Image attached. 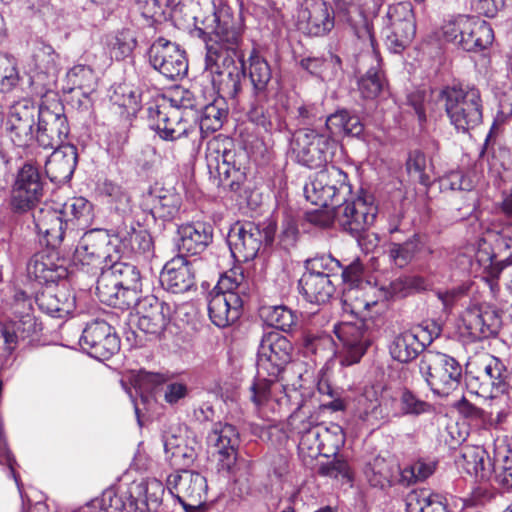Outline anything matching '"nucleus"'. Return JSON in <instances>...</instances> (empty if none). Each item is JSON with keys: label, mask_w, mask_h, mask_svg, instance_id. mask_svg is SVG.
Returning <instances> with one entry per match:
<instances>
[{"label": "nucleus", "mask_w": 512, "mask_h": 512, "mask_svg": "<svg viewBox=\"0 0 512 512\" xmlns=\"http://www.w3.org/2000/svg\"><path fill=\"white\" fill-rule=\"evenodd\" d=\"M28 274L39 283H54L67 275V270L62 265L53 263L51 257L46 254L35 255L28 264Z\"/></svg>", "instance_id": "e433bc0d"}, {"label": "nucleus", "mask_w": 512, "mask_h": 512, "mask_svg": "<svg viewBox=\"0 0 512 512\" xmlns=\"http://www.w3.org/2000/svg\"><path fill=\"white\" fill-rule=\"evenodd\" d=\"M70 128L64 107L59 101L50 105L40 106L35 140L45 149L58 148L64 145Z\"/></svg>", "instance_id": "4468645a"}, {"label": "nucleus", "mask_w": 512, "mask_h": 512, "mask_svg": "<svg viewBox=\"0 0 512 512\" xmlns=\"http://www.w3.org/2000/svg\"><path fill=\"white\" fill-rule=\"evenodd\" d=\"M435 465L418 460L400 470L399 482L402 485L410 486L426 480L434 473Z\"/></svg>", "instance_id": "5fc2aeb1"}, {"label": "nucleus", "mask_w": 512, "mask_h": 512, "mask_svg": "<svg viewBox=\"0 0 512 512\" xmlns=\"http://www.w3.org/2000/svg\"><path fill=\"white\" fill-rule=\"evenodd\" d=\"M228 109L223 98H217L206 105L196 120L202 134L208 135L219 130L227 118Z\"/></svg>", "instance_id": "a19ab883"}, {"label": "nucleus", "mask_w": 512, "mask_h": 512, "mask_svg": "<svg viewBox=\"0 0 512 512\" xmlns=\"http://www.w3.org/2000/svg\"><path fill=\"white\" fill-rule=\"evenodd\" d=\"M208 441L216 448L217 469L219 472L233 474L237 464L239 434L228 423H216L208 436Z\"/></svg>", "instance_id": "412c9836"}, {"label": "nucleus", "mask_w": 512, "mask_h": 512, "mask_svg": "<svg viewBox=\"0 0 512 512\" xmlns=\"http://www.w3.org/2000/svg\"><path fill=\"white\" fill-rule=\"evenodd\" d=\"M178 235L177 247L180 255H197L212 242L213 229L206 223H189L178 228Z\"/></svg>", "instance_id": "c85d7f7f"}, {"label": "nucleus", "mask_w": 512, "mask_h": 512, "mask_svg": "<svg viewBox=\"0 0 512 512\" xmlns=\"http://www.w3.org/2000/svg\"><path fill=\"white\" fill-rule=\"evenodd\" d=\"M279 377H269L268 374H261L257 369V375L249 387L250 400L255 406L265 405L271 397V387Z\"/></svg>", "instance_id": "864d4df0"}, {"label": "nucleus", "mask_w": 512, "mask_h": 512, "mask_svg": "<svg viewBox=\"0 0 512 512\" xmlns=\"http://www.w3.org/2000/svg\"><path fill=\"white\" fill-rule=\"evenodd\" d=\"M80 346L94 358L109 359L120 349V340L113 328L104 320L88 323L79 340Z\"/></svg>", "instance_id": "a211bd4d"}, {"label": "nucleus", "mask_w": 512, "mask_h": 512, "mask_svg": "<svg viewBox=\"0 0 512 512\" xmlns=\"http://www.w3.org/2000/svg\"><path fill=\"white\" fill-rule=\"evenodd\" d=\"M343 303L351 313L361 315L368 311L372 305H375L376 301L369 300L363 289L358 288V286H350L343 292Z\"/></svg>", "instance_id": "4d7b16f0"}, {"label": "nucleus", "mask_w": 512, "mask_h": 512, "mask_svg": "<svg viewBox=\"0 0 512 512\" xmlns=\"http://www.w3.org/2000/svg\"><path fill=\"white\" fill-rule=\"evenodd\" d=\"M136 312L138 328L147 335L158 337L167 328L175 309L154 295H148L138 302Z\"/></svg>", "instance_id": "6ab92c4d"}, {"label": "nucleus", "mask_w": 512, "mask_h": 512, "mask_svg": "<svg viewBox=\"0 0 512 512\" xmlns=\"http://www.w3.org/2000/svg\"><path fill=\"white\" fill-rule=\"evenodd\" d=\"M303 297L312 304H326L335 293L333 280L327 275L303 274L299 280Z\"/></svg>", "instance_id": "f704fd0d"}, {"label": "nucleus", "mask_w": 512, "mask_h": 512, "mask_svg": "<svg viewBox=\"0 0 512 512\" xmlns=\"http://www.w3.org/2000/svg\"><path fill=\"white\" fill-rule=\"evenodd\" d=\"M66 78L70 85L69 91H79L86 99L96 88V77L94 71L89 66L75 65L67 72Z\"/></svg>", "instance_id": "37998d69"}, {"label": "nucleus", "mask_w": 512, "mask_h": 512, "mask_svg": "<svg viewBox=\"0 0 512 512\" xmlns=\"http://www.w3.org/2000/svg\"><path fill=\"white\" fill-rule=\"evenodd\" d=\"M325 130L331 137L340 134L358 137L363 133L364 125L357 115L342 109L327 117Z\"/></svg>", "instance_id": "4c0bfd02"}, {"label": "nucleus", "mask_w": 512, "mask_h": 512, "mask_svg": "<svg viewBox=\"0 0 512 512\" xmlns=\"http://www.w3.org/2000/svg\"><path fill=\"white\" fill-rule=\"evenodd\" d=\"M418 367L433 393L439 396L452 394L461 384L462 366L447 354L426 350L421 355Z\"/></svg>", "instance_id": "20e7f679"}, {"label": "nucleus", "mask_w": 512, "mask_h": 512, "mask_svg": "<svg viewBox=\"0 0 512 512\" xmlns=\"http://www.w3.org/2000/svg\"><path fill=\"white\" fill-rule=\"evenodd\" d=\"M389 350L392 358L401 363H408L426 351L424 350V344L418 339L417 335L410 331L397 335Z\"/></svg>", "instance_id": "58836bf2"}, {"label": "nucleus", "mask_w": 512, "mask_h": 512, "mask_svg": "<svg viewBox=\"0 0 512 512\" xmlns=\"http://www.w3.org/2000/svg\"><path fill=\"white\" fill-rule=\"evenodd\" d=\"M294 145L300 163L310 168H318L332 159L336 141L326 130L319 132L304 128L296 132Z\"/></svg>", "instance_id": "9d476101"}, {"label": "nucleus", "mask_w": 512, "mask_h": 512, "mask_svg": "<svg viewBox=\"0 0 512 512\" xmlns=\"http://www.w3.org/2000/svg\"><path fill=\"white\" fill-rule=\"evenodd\" d=\"M474 34L478 33V36H484L483 31L479 30L470 23V18L466 16H460L457 19L448 22L443 27V35L447 41L453 42L459 46V39L463 34Z\"/></svg>", "instance_id": "6e6d98bb"}, {"label": "nucleus", "mask_w": 512, "mask_h": 512, "mask_svg": "<svg viewBox=\"0 0 512 512\" xmlns=\"http://www.w3.org/2000/svg\"><path fill=\"white\" fill-rule=\"evenodd\" d=\"M20 80L16 61L13 57L0 54V86L4 91H10Z\"/></svg>", "instance_id": "0e129e2a"}, {"label": "nucleus", "mask_w": 512, "mask_h": 512, "mask_svg": "<svg viewBox=\"0 0 512 512\" xmlns=\"http://www.w3.org/2000/svg\"><path fill=\"white\" fill-rule=\"evenodd\" d=\"M228 241L233 255L247 262L257 256L262 245V232L253 222H238L231 228Z\"/></svg>", "instance_id": "b1692460"}, {"label": "nucleus", "mask_w": 512, "mask_h": 512, "mask_svg": "<svg viewBox=\"0 0 512 512\" xmlns=\"http://www.w3.org/2000/svg\"><path fill=\"white\" fill-rule=\"evenodd\" d=\"M136 44L135 35L133 31L129 29L119 31L109 43L111 53L117 60H121L129 56L136 47Z\"/></svg>", "instance_id": "e2e57ef3"}, {"label": "nucleus", "mask_w": 512, "mask_h": 512, "mask_svg": "<svg viewBox=\"0 0 512 512\" xmlns=\"http://www.w3.org/2000/svg\"><path fill=\"white\" fill-rule=\"evenodd\" d=\"M456 464L459 469L481 480L489 479L496 472L488 453L480 446L462 447Z\"/></svg>", "instance_id": "72a5a7b5"}, {"label": "nucleus", "mask_w": 512, "mask_h": 512, "mask_svg": "<svg viewBox=\"0 0 512 512\" xmlns=\"http://www.w3.org/2000/svg\"><path fill=\"white\" fill-rule=\"evenodd\" d=\"M179 107L153 105L147 109L150 126L164 140L174 141L187 136L196 128L197 114L193 104H182Z\"/></svg>", "instance_id": "39448f33"}, {"label": "nucleus", "mask_w": 512, "mask_h": 512, "mask_svg": "<svg viewBox=\"0 0 512 512\" xmlns=\"http://www.w3.org/2000/svg\"><path fill=\"white\" fill-rule=\"evenodd\" d=\"M416 33V22L410 2L390 5L386 13L384 34L388 48L394 53L405 49Z\"/></svg>", "instance_id": "ddd939ff"}, {"label": "nucleus", "mask_w": 512, "mask_h": 512, "mask_svg": "<svg viewBox=\"0 0 512 512\" xmlns=\"http://www.w3.org/2000/svg\"><path fill=\"white\" fill-rule=\"evenodd\" d=\"M248 76L252 85V96L265 99L266 96H276L278 83L274 80L268 61L255 49L248 58Z\"/></svg>", "instance_id": "bb28decb"}, {"label": "nucleus", "mask_w": 512, "mask_h": 512, "mask_svg": "<svg viewBox=\"0 0 512 512\" xmlns=\"http://www.w3.org/2000/svg\"><path fill=\"white\" fill-rule=\"evenodd\" d=\"M207 167L210 175L217 180V185L238 192L247 179L248 155L244 150L236 149L230 141L209 144L206 153Z\"/></svg>", "instance_id": "f03ea898"}, {"label": "nucleus", "mask_w": 512, "mask_h": 512, "mask_svg": "<svg viewBox=\"0 0 512 512\" xmlns=\"http://www.w3.org/2000/svg\"><path fill=\"white\" fill-rule=\"evenodd\" d=\"M484 374L490 380L492 386L502 388L507 385V396L512 400V376L506 382V370L503 364L496 358H491L484 367Z\"/></svg>", "instance_id": "052dcab7"}, {"label": "nucleus", "mask_w": 512, "mask_h": 512, "mask_svg": "<svg viewBox=\"0 0 512 512\" xmlns=\"http://www.w3.org/2000/svg\"><path fill=\"white\" fill-rule=\"evenodd\" d=\"M322 451L325 456L336 455L345 444V433L343 428L336 423L328 426H320Z\"/></svg>", "instance_id": "3c124183"}, {"label": "nucleus", "mask_w": 512, "mask_h": 512, "mask_svg": "<svg viewBox=\"0 0 512 512\" xmlns=\"http://www.w3.org/2000/svg\"><path fill=\"white\" fill-rule=\"evenodd\" d=\"M386 86V79L379 68V60L377 66L371 67L358 81V89L365 99L377 98Z\"/></svg>", "instance_id": "de8ad7c7"}, {"label": "nucleus", "mask_w": 512, "mask_h": 512, "mask_svg": "<svg viewBox=\"0 0 512 512\" xmlns=\"http://www.w3.org/2000/svg\"><path fill=\"white\" fill-rule=\"evenodd\" d=\"M301 29L312 36H323L334 27V15L327 2L314 1L301 11Z\"/></svg>", "instance_id": "2f4dec72"}, {"label": "nucleus", "mask_w": 512, "mask_h": 512, "mask_svg": "<svg viewBox=\"0 0 512 512\" xmlns=\"http://www.w3.org/2000/svg\"><path fill=\"white\" fill-rule=\"evenodd\" d=\"M160 283L172 293H184L195 284V270L192 262L184 255H177L169 260L160 274Z\"/></svg>", "instance_id": "393cba45"}, {"label": "nucleus", "mask_w": 512, "mask_h": 512, "mask_svg": "<svg viewBox=\"0 0 512 512\" xmlns=\"http://www.w3.org/2000/svg\"><path fill=\"white\" fill-rule=\"evenodd\" d=\"M365 476L371 486L383 489L391 485L393 465L383 457H375L366 466Z\"/></svg>", "instance_id": "49530a36"}, {"label": "nucleus", "mask_w": 512, "mask_h": 512, "mask_svg": "<svg viewBox=\"0 0 512 512\" xmlns=\"http://www.w3.org/2000/svg\"><path fill=\"white\" fill-rule=\"evenodd\" d=\"M213 290H218L225 294L236 293L243 299L249 293V281L241 267H233L221 275Z\"/></svg>", "instance_id": "a18cd8bd"}, {"label": "nucleus", "mask_w": 512, "mask_h": 512, "mask_svg": "<svg viewBox=\"0 0 512 512\" xmlns=\"http://www.w3.org/2000/svg\"><path fill=\"white\" fill-rule=\"evenodd\" d=\"M198 37L206 43V70L220 98H236L242 90L245 74L242 35L230 9L208 2L193 17Z\"/></svg>", "instance_id": "f257e3e1"}, {"label": "nucleus", "mask_w": 512, "mask_h": 512, "mask_svg": "<svg viewBox=\"0 0 512 512\" xmlns=\"http://www.w3.org/2000/svg\"><path fill=\"white\" fill-rule=\"evenodd\" d=\"M293 346L291 342L277 331L264 333L258 347L257 367L261 374L279 377L287 381L284 370L291 361Z\"/></svg>", "instance_id": "1a4fd4ad"}, {"label": "nucleus", "mask_w": 512, "mask_h": 512, "mask_svg": "<svg viewBox=\"0 0 512 512\" xmlns=\"http://www.w3.org/2000/svg\"><path fill=\"white\" fill-rule=\"evenodd\" d=\"M460 322V328L474 341L495 337L502 327L500 311L486 303L468 306L462 312Z\"/></svg>", "instance_id": "2eb2a0df"}, {"label": "nucleus", "mask_w": 512, "mask_h": 512, "mask_svg": "<svg viewBox=\"0 0 512 512\" xmlns=\"http://www.w3.org/2000/svg\"><path fill=\"white\" fill-rule=\"evenodd\" d=\"M100 276L97 279L96 291L101 302L108 306L115 303L116 295L121 287V282H118L105 269L99 271Z\"/></svg>", "instance_id": "680f3d73"}, {"label": "nucleus", "mask_w": 512, "mask_h": 512, "mask_svg": "<svg viewBox=\"0 0 512 512\" xmlns=\"http://www.w3.org/2000/svg\"><path fill=\"white\" fill-rule=\"evenodd\" d=\"M445 110L458 131L468 132L481 124L483 106L481 94L474 86H447L440 91Z\"/></svg>", "instance_id": "7ed1b4c3"}, {"label": "nucleus", "mask_w": 512, "mask_h": 512, "mask_svg": "<svg viewBox=\"0 0 512 512\" xmlns=\"http://www.w3.org/2000/svg\"><path fill=\"white\" fill-rule=\"evenodd\" d=\"M381 402L374 387H366L357 398V413L364 421L378 419L381 415Z\"/></svg>", "instance_id": "09e8293b"}, {"label": "nucleus", "mask_w": 512, "mask_h": 512, "mask_svg": "<svg viewBox=\"0 0 512 512\" xmlns=\"http://www.w3.org/2000/svg\"><path fill=\"white\" fill-rule=\"evenodd\" d=\"M247 117L250 122L269 133L287 129L286 109L275 100V96H266L265 99L253 97Z\"/></svg>", "instance_id": "5701e85b"}, {"label": "nucleus", "mask_w": 512, "mask_h": 512, "mask_svg": "<svg viewBox=\"0 0 512 512\" xmlns=\"http://www.w3.org/2000/svg\"><path fill=\"white\" fill-rule=\"evenodd\" d=\"M334 207V218L339 226L353 236H359L373 224L377 207L371 195L362 194L355 199H342Z\"/></svg>", "instance_id": "f8f14e48"}, {"label": "nucleus", "mask_w": 512, "mask_h": 512, "mask_svg": "<svg viewBox=\"0 0 512 512\" xmlns=\"http://www.w3.org/2000/svg\"><path fill=\"white\" fill-rule=\"evenodd\" d=\"M400 406L402 413L405 415L419 416L433 412V406L430 403L419 399L407 389L401 392Z\"/></svg>", "instance_id": "69168bd1"}, {"label": "nucleus", "mask_w": 512, "mask_h": 512, "mask_svg": "<svg viewBox=\"0 0 512 512\" xmlns=\"http://www.w3.org/2000/svg\"><path fill=\"white\" fill-rule=\"evenodd\" d=\"M53 149L45 162L46 175L54 183H65L70 180L75 170L77 149L69 144Z\"/></svg>", "instance_id": "c756f323"}, {"label": "nucleus", "mask_w": 512, "mask_h": 512, "mask_svg": "<svg viewBox=\"0 0 512 512\" xmlns=\"http://www.w3.org/2000/svg\"><path fill=\"white\" fill-rule=\"evenodd\" d=\"M208 312L211 321L218 327H226L235 322L240 314L243 299L239 294L212 290L207 296Z\"/></svg>", "instance_id": "a878e982"}, {"label": "nucleus", "mask_w": 512, "mask_h": 512, "mask_svg": "<svg viewBox=\"0 0 512 512\" xmlns=\"http://www.w3.org/2000/svg\"><path fill=\"white\" fill-rule=\"evenodd\" d=\"M149 62L167 79L176 80L186 75L188 63L185 52L163 37L155 40L148 51Z\"/></svg>", "instance_id": "dca6fc26"}, {"label": "nucleus", "mask_w": 512, "mask_h": 512, "mask_svg": "<svg viewBox=\"0 0 512 512\" xmlns=\"http://www.w3.org/2000/svg\"><path fill=\"white\" fill-rule=\"evenodd\" d=\"M33 58L35 67L40 72L50 74L56 71L59 55L51 45L40 43L34 52Z\"/></svg>", "instance_id": "bf43d9fd"}, {"label": "nucleus", "mask_w": 512, "mask_h": 512, "mask_svg": "<svg viewBox=\"0 0 512 512\" xmlns=\"http://www.w3.org/2000/svg\"><path fill=\"white\" fill-rule=\"evenodd\" d=\"M167 488L182 505L184 512H206V478L198 472L181 470L170 474Z\"/></svg>", "instance_id": "6e6552de"}, {"label": "nucleus", "mask_w": 512, "mask_h": 512, "mask_svg": "<svg viewBox=\"0 0 512 512\" xmlns=\"http://www.w3.org/2000/svg\"><path fill=\"white\" fill-rule=\"evenodd\" d=\"M470 23L483 31L484 36H478V33L474 34V32L471 34H463L461 39H459V47L468 52H478L488 48L494 39V33L490 24L473 18H470Z\"/></svg>", "instance_id": "c03bdc74"}, {"label": "nucleus", "mask_w": 512, "mask_h": 512, "mask_svg": "<svg viewBox=\"0 0 512 512\" xmlns=\"http://www.w3.org/2000/svg\"><path fill=\"white\" fill-rule=\"evenodd\" d=\"M262 314L270 326L284 332L289 331L296 324V315L284 305L263 307Z\"/></svg>", "instance_id": "8fccbe9b"}, {"label": "nucleus", "mask_w": 512, "mask_h": 512, "mask_svg": "<svg viewBox=\"0 0 512 512\" xmlns=\"http://www.w3.org/2000/svg\"><path fill=\"white\" fill-rule=\"evenodd\" d=\"M105 271L121 282V286H141L140 272L134 265L115 259L106 266Z\"/></svg>", "instance_id": "603ef678"}, {"label": "nucleus", "mask_w": 512, "mask_h": 512, "mask_svg": "<svg viewBox=\"0 0 512 512\" xmlns=\"http://www.w3.org/2000/svg\"><path fill=\"white\" fill-rule=\"evenodd\" d=\"M44 194V182L38 167L25 163L17 172L9 198L11 211L26 213L35 208Z\"/></svg>", "instance_id": "9b49d317"}, {"label": "nucleus", "mask_w": 512, "mask_h": 512, "mask_svg": "<svg viewBox=\"0 0 512 512\" xmlns=\"http://www.w3.org/2000/svg\"><path fill=\"white\" fill-rule=\"evenodd\" d=\"M151 198V213L155 218L168 221L178 214L182 199L174 190L160 189L155 194L151 193Z\"/></svg>", "instance_id": "ea45409f"}, {"label": "nucleus", "mask_w": 512, "mask_h": 512, "mask_svg": "<svg viewBox=\"0 0 512 512\" xmlns=\"http://www.w3.org/2000/svg\"><path fill=\"white\" fill-rule=\"evenodd\" d=\"M332 460L321 463L318 467V474L323 477L336 479L338 477L351 480L350 467L347 461L339 455H334Z\"/></svg>", "instance_id": "774afa93"}, {"label": "nucleus", "mask_w": 512, "mask_h": 512, "mask_svg": "<svg viewBox=\"0 0 512 512\" xmlns=\"http://www.w3.org/2000/svg\"><path fill=\"white\" fill-rule=\"evenodd\" d=\"M33 221L37 233L48 247L57 248L68 237L65 218L60 207L45 203L42 207L34 210Z\"/></svg>", "instance_id": "4be33fe9"}, {"label": "nucleus", "mask_w": 512, "mask_h": 512, "mask_svg": "<svg viewBox=\"0 0 512 512\" xmlns=\"http://www.w3.org/2000/svg\"><path fill=\"white\" fill-rule=\"evenodd\" d=\"M336 12L350 23L355 35L374 50V37L364 15L361 0H333Z\"/></svg>", "instance_id": "473e14b6"}, {"label": "nucleus", "mask_w": 512, "mask_h": 512, "mask_svg": "<svg viewBox=\"0 0 512 512\" xmlns=\"http://www.w3.org/2000/svg\"><path fill=\"white\" fill-rule=\"evenodd\" d=\"M117 237L131 253L144 258L153 255V240L147 230L123 224L117 229Z\"/></svg>", "instance_id": "c9c22d12"}, {"label": "nucleus", "mask_w": 512, "mask_h": 512, "mask_svg": "<svg viewBox=\"0 0 512 512\" xmlns=\"http://www.w3.org/2000/svg\"><path fill=\"white\" fill-rule=\"evenodd\" d=\"M39 308L55 317H64L75 308V295L66 284L47 287L36 297Z\"/></svg>", "instance_id": "cd10ccee"}, {"label": "nucleus", "mask_w": 512, "mask_h": 512, "mask_svg": "<svg viewBox=\"0 0 512 512\" xmlns=\"http://www.w3.org/2000/svg\"><path fill=\"white\" fill-rule=\"evenodd\" d=\"M39 112L40 106L28 100L19 101L11 107L7 129L14 145L24 148L34 141V126Z\"/></svg>", "instance_id": "aec40b11"}, {"label": "nucleus", "mask_w": 512, "mask_h": 512, "mask_svg": "<svg viewBox=\"0 0 512 512\" xmlns=\"http://www.w3.org/2000/svg\"><path fill=\"white\" fill-rule=\"evenodd\" d=\"M68 230V238L74 239L77 231L89 228L94 222V208L83 197H74L60 207Z\"/></svg>", "instance_id": "7c9ffc66"}, {"label": "nucleus", "mask_w": 512, "mask_h": 512, "mask_svg": "<svg viewBox=\"0 0 512 512\" xmlns=\"http://www.w3.org/2000/svg\"><path fill=\"white\" fill-rule=\"evenodd\" d=\"M391 297H405L414 291L425 289V280L420 276H401L388 286Z\"/></svg>", "instance_id": "13d9d810"}, {"label": "nucleus", "mask_w": 512, "mask_h": 512, "mask_svg": "<svg viewBox=\"0 0 512 512\" xmlns=\"http://www.w3.org/2000/svg\"><path fill=\"white\" fill-rule=\"evenodd\" d=\"M75 258L87 266V272L97 274L111 261L119 259V251L109 235L101 229H91L83 234L75 250Z\"/></svg>", "instance_id": "0eeeda50"}, {"label": "nucleus", "mask_w": 512, "mask_h": 512, "mask_svg": "<svg viewBox=\"0 0 512 512\" xmlns=\"http://www.w3.org/2000/svg\"><path fill=\"white\" fill-rule=\"evenodd\" d=\"M137 488L139 490V494H143L144 496L143 501L146 504L147 510H157L162 502V497L164 494L163 484L156 479H152L146 483H141L137 486Z\"/></svg>", "instance_id": "338daca9"}, {"label": "nucleus", "mask_w": 512, "mask_h": 512, "mask_svg": "<svg viewBox=\"0 0 512 512\" xmlns=\"http://www.w3.org/2000/svg\"><path fill=\"white\" fill-rule=\"evenodd\" d=\"M406 512H449L447 503L437 494L413 491L406 498Z\"/></svg>", "instance_id": "79ce46f5"}, {"label": "nucleus", "mask_w": 512, "mask_h": 512, "mask_svg": "<svg viewBox=\"0 0 512 512\" xmlns=\"http://www.w3.org/2000/svg\"><path fill=\"white\" fill-rule=\"evenodd\" d=\"M336 335L341 343L337 358L342 366L358 363L371 343V334L364 322L343 323Z\"/></svg>", "instance_id": "f3484780"}, {"label": "nucleus", "mask_w": 512, "mask_h": 512, "mask_svg": "<svg viewBox=\"0 0 512 512\" xmlns=\"http://www.w3.org/2000/svg\"><path fill=\"white\" fill-rule=\"evenodd\" d=\"M350 194L347 174L333 165L316 172L304 186L306 199L320 207L334 206Z\"/></svg>", "instance_id": "423d86ee"}]
</instances>
